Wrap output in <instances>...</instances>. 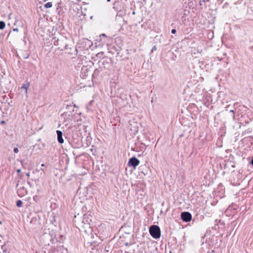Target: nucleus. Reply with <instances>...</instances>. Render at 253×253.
Wrapping results in <instances>:
<instances>
[{
	"instance_id": "f257e3e1",
	"label": "nucleus",
	"mask_w": 253,
	"mask_h": 253,
	"mask_svg": "<svg viewBox=\"0 0 253 253\" xmlns=\"http://www.w3.org/2000/svg\"><path fill=\"white\" fill-rule=\"evenodd\" d=\"M68 41V39L66 37L63 36L59 33L57 36L55 35V37H53L52 39L53 44L58 46V48L61 50L67 49Z\"/></svg>"
},
{
	"instance_id": "f03ea898",
	"label": "nucleus",
	"mask_w": 253,
	"mask_h": 253,
	"mask_svg": "<svg viewBox=\"0 0 253 253\" xmlns=\"http://www.w3.org/2000/svg\"><path fill=\"white\" fill-rule=\"evenodd\" d=\"M149 233L151 236L154 239H157L161 237L160 228L158 225H151L149 228Z\"/></svg>"
},
{
	"instance_id": "7ed1b4c3",
	"label": "nucleus",
	"mask_w": 253,
	"mask_h": 253,
	"mask_svg": "<svg viewBox=\"0 0 253 253\" xmlns=\"http://www.w3.org/2000/svg\"><path fill=\"white\" fill-rule=\"evenodd\" d=\"M139 163V160L134 156L129 159L127 165L129 167H132L135 169Z\"/></svg>"
},
{
	"instance_id": "20e7f679",
	"label": "nucleus",
	"mask_w": 253,
	"mask_h": 253,
	"mask_svg": "<svg viewBox=\"0 0 253 253\" xmlns=\"http://www.w3.org/2000/svg\"><path fill=\"white\" fill-rule=\"evenodd\" d=\"M181 219L184 222H188L191 220L192 215L188 211H184L181 212L180 215Z\"/></svg>"
},
{
	"instance_id": "39448f33",
	"label": "nucleus",
	"mask_w": 253,
	"mask_h": 253,
	"mask_svg": "<svg viewBox=\"0 0 253 253\" xmlns=\"http://www.w3.org/2000/svg\"><path fill=\"white\" fill-rule=\"evenodd\" d=\"M113 8L115 9L118 13L122 10L123 8V3L119 1H115L113 3Z\"/></svg>"
},
{
	"instance_id": "423d86ee",
	"label": "nucleus",
	"mask_w": 253,
	"mask_h": 253,
	"mask_svg": "<svg viewBox=\"0 0 253 253\" xmlns=\"http://www.w3.org/2000/svg\"><path fill=\"white\" fill-rule=\"evenodd\" d=\"M56 133L57 135V140L59 143L62 144L64 142V139L63 138V132L61 130H56Z\"/></svg>"
},
{
	"instance_id": "0eeeda50",
	"label": "nucleus",
	"mask_w": 253,
	"mask_h": 253,
	"mask_svg": "<svg viewBox=\"0 0 253 253\" xmlns=\"http://www.w3.org/2000/svg\"><path fill=\"white\" fill-rule=\"evenodd\" d=\"M90 217L91 216L90 215L84 214V215L83 222L84 224H89V222L91 221V219L90 218Z\"/></svg>"
},
{
	"instance_id": "6e6552de",
	"label": "nucleus",
	"mask_w": 253,
	"mask_h": 253,
	"mask_svg": "<svg viewBox=\"0 0 253 253\" xmlns=\"http://www.w3.org/2000/svg\"><path fill=\"white\" fill-rule=\"evenodd\" d=\"M29 86H30V83L27 82V83H26L25 84H22V86H21V88L22 89H25V92L27 93V90L29 87Z\"/></svg>"
},
{
	"instance_id": "1a4fd4ad",
	"label": "nucleus",
	"mask_w": 253,
	"mask_h": 253,
	"mask_svg": "<svg viewBox=\"0 0 253 253\" xmlns=\"http://www.w3.org/2000/svg\"><path fill=\"white\" fill-rule=\"evenodd\" d=\"M5 27V23L3 21H0V30L3 29Z\"/></svg>"
},
{
	"instance_id": "9d476101",
	"label": "nucleus",
	"mask_w": 253,
	"mask_h": 253,
	"mask_svg": "<svg viewBox=\"0 0 253 253\" xmlns=\"http://www.w3.org/2000/svg\"><path fill=\"white\" fill-rule=\"evenodd\" d=\"M52 6V3L51 2H48L44 5V7L46 8H50Z\"/></svg>"
},
{
	"instance_id": "9b49d317",
	"label": "nucleus",
	"mask_w": 253,
	"mask_h": 253,
	"mask_svg": "<svg viewBox=\"0 0 253 253\" xmlns=\"http://www.w3.org/2000/svg\"><path fill=\"white\" fill-rule=\"evenodd\" d=\"M23 202L21 200H18L16 202V206L17 207H21L22 206Z\"/></svg>"
},
{
	"instance_id": "f8f14e48",
	"label": "nucleus",
	"mask_w": 253,
	"mask_h": 253,
	"mask_svg": "<svg viewBox=\"0 0 253 253\" xmlns=\"http://www.w3.org/2000/svg\"><path fill=\"white\" fill-rule=\"evenodd\" d=\"M25 188L24 187H22L21 189H20L18 190L17 192L20 193L21 191H22V194H24L25 192Z\"/></svg>"
},
{
	"instance_id": "ddd939ff",
	"label": "nucleus",
	"mask_w": 253,
	"mask_h": 253,
	"mask_svg": "<svg viewBox=\"0 0 253 253\" xmlns=\"http://www.w3.org/2000/svg\"><path fill=\"white\" fill-rule=\"evenodd\" d=\"M13 151L15 153H17L19 152V150L17 148H14L13 149Z\"/></svg>"
},
{
	"instance_id": "4468645a",
	"label": "nucleus",
	"mask_w": 253,
	"mask_h": 253,
	"mask_svg": "<svg viewBox=\"0 0 253 253\" xmlns=\"http://www.w3.org/2000/svg\"><path fill=\"white\" fill-rule=\"evenodd\" d=\"M176 29H172V30H171V33H172V34H175L176 33Z\"/></svg>"
},
{
	"instance_id": "2eb2a0df",
	"label": "nucleus",
	"mask_w": 253,
	"mask_h": 253,
	"mask_svg": "<svg viewBox=\"0 0 253 253\" xmlns=\"http://www.w3.org/2000/svg\"><path fill=\"white\" fill-rule=\"evenodd\" d=\"M92 101H90L87 105V108H88V106L91 105Z\"/></svg>"
},
{
	"instance_id": "dca6fc26",
	"label": "nucleus",
	"mask_w": 253,
	"mask_h": 253,
	"mask_svg": "<svg viewBox=\"0 0 253 253\" xmlns=\"http://www.w3.org/2000/svg\"><path fill=\"white\" fill-rule=\"evenodd\" d=\"M156 50V46H154L152 49V51H153L154 50Z\"/></svg>"
},
{
	"instance_id": "f3484780",
	"label": "nucleus",
	"mask_w": 253,
	"mask_h": 253,
	"mask_svg": "<svg viewBox=\"0 0 253 253\" xmlns=\"http://www.w3.org/2000/svg\"><path fill=\"white\" fill-rule=\"evenodd\" d=\"M250 164L253 166V156L252 159L251 160V161L250 162Z\"/></svg>"
},
{
	"instance_id": "a211bd4d",
	"label": "nucleus",
	"mask_w": 253,
	"mask_h": 253,
	"mask_svg": "<svg viewBox=\"0 0 253 253\" xmlns=\"http://www.w3.org/2000/svg\"><path fill=\"white\" fill-rule=\"evenodd\" d=\"M13 31H15V32H18L19 30L18 28H15V29H13Z\"/></svg>"
},
{
	"instance_id": "6ab92c4d",
	"label": "nucleus",
	"mask_w": 253,
	"mask_h": 253,
	"mask_svg": "<svg viewBox=\"0 0 253 253\" xmlns=\"http://www.w3.org/2000/svg\"><path fill=\"white\" fill-rule=\"evenodd\" d=\"M105 62H106V63H108V61L103 60V62H102V64L105 65Z\"/></svg>"
},
{
	"instance_id": "aec40b11",
	"label": "nucleus",
	"mask_w": 253,
	"mask_h": 253,
	"mask_svg": "<svg viewBox=\"0 0 253 253\" xmlns=\"http://www.w3.org/2000/svg\"><path fill=\"white\" fill-rule=\"evenodd\" d=\"M103 53H98L97 54V56H99L100 57V55H102Z\"/></svg>"
},
{
	"instance_id": "412c9836",
	"label": "nucleus",
	"mask_w": 253,
	"mask_h": 253,
	"mask_svg": "<svg viewBox=\"0 0 253 253\" xmlns=\"http://www.w3.org/2000/svg\"><path fill=\"white\" fill-rule=\"evenodd\" d=\"M118 16L121 18V16H120V15L118 13H117V14L116 15V19H117Z\"/></svg>"
},
{
	"instance_id": "4be33fe9",
	"label": "nucleus",
	"mask_w": 253,
	"mask_h": 253,
	"mask_svg": "<svg viewBox=\"0 0 253 253\" xmlns=\"http://www.w3.org/2000/svg\"><path fill=\"white\" fill-rule=\"evenodd\" d=\"M101 36H103V37H106V36L105 35V34H101V35H100V37H101Z\"/></svg>"
},
{
	"instance_id": "5701e85b",
	"label": "nucleus",
	"mask_w": 253,
	"mask_h": 253,
	"mask_svg": "<svg viewBox=\"0 0 253 253\" xmlns=\"http://www.w3.org/2000/svg\"><path fill=\"white\" fill-rule=\"evenodd\" d=\"M17 173H19V172H21V169H18L17 170Z\"/></svg>"
},
{
	"instance_id": "b1692460",
	"label": "nucleus",
	"mask_w": 253,
	"mask_h": 253,
	"mask_svg": "<svg viewBox=\"0 0 253 253\" xmlns=\"http://www.w3.org/2000/svg\"><path fill=\"white\" fill-rule=\"evenodd\" d=\"M130 245V244H129L128 243H125V245L127 246H129Z\"/></svg>"
},
{
	"instance_id": "393cba45",
	"label": "nucleus",
	"mask_w": 253,
	"mask_h": 253,
	"mask_svg": "<svg viewBox=\"0 0 253 253\" xmlns=\"http://www.w3.org/2000/svg\"><path fill=\"white\" fill-rule=\"evenodd\" d=\"M26 175L29 177L30 176V173H27Z\"/></svg>"
},
{
	"instance_id": "a878e982",
	"label": "nucleus",
	"mask_w": 253,
	"mask_h": 253,
	"mask_svg": "<svg viewBox=\"0 0 253 253\" xmlns=\"http://www.w3.org/2000/svg\"><path fill=\"white\" fill-rule=\"evenodd\" d=\"M230 112L233 113V114H234V112L232 110H230Z\"/></svg>"
},
{
	"instance_id": "bb28decb",
	"label": "nucleus",
	"mask_w": 253,
	"mask_h": 253,
	"mask_svg": "<svg viewBox=\"0 0 253 253\" xmlns=\"http://www.w3.org/2000/svg\"><path fill=\"white\" fill-rule=\"evenodd\" d=\"M98 71V69H96L95 71H94V73H96V72Z\"/></svg>"
},
{
	"instance_id": "cd10ccee",
	"label": "nucleus",
	"mask_w": 253,
	"mask_h": 253,
	"mask_svg": "<svg viewBox=\"0 0 253 253\" xmlns=\"http://www.w3.org/2000/svg\"><path fill=\"white\" fill-rule=\"evenodd\" d=\"M41 166H42V167H44V166H45V165H44V164H42L41 165Z\"/></svg>"
},
{
	"instance_id": "c85d7f7f",
	"label": "nucleus",
	"mask_w": 253,
	"mask_h": 253,
	"mask_svg": "<svg viewBox=\"0 0 253 253\" xmlns=\"http://www.w3.org/2000/svg\"><path fill=\"white\" fill-rule=\"evenodd\" d=\"M132 14L134 15L135 14V12L134 11H133Z\"/></svg>"
},
{
	"instance_id": "c756f323",
	"label": "nucleus",
	"mask_w": 253,
	"mask_h": 253,
	"mask_svg": "<svg viewBox=\"0 0 253 253\" xmlns=\"http://www.w3.org/2000/svg\"><path fill=\"white\" fill-rule=\"evenodd\" d=\"M41 170L42 171H44V170L43 169H41Z\"/></svg>"
},
{
	"instance_id": "7c9ffc66",
	"label": "nucleus",
	"mask_w": 253,
	"mask_h": 253,
	"mask_svg": "<svg viewBox=\"0 0 253 253\" xmlns=\"http://www.w3.org/2000/svg\"><path fill=\"white\" fill-rule=\"evenodd\" d=\"M107 1L108 2H110V1H111V0H107Z\"/></svg>"
},
{
	"instance_id": "2f4dec72",
	"label": "nucleus",
	"mask_w": 253,
	"mask_h": 253,
	"mask_svg": "<svg viewBox=\"0 0 253 253\" xmlns=\"http://www.w3.org/2000/svg\"><path fill=\"white\" fill-rule=\"evenodd\" d=\"M4 123V121H2L1 122V123Z\"/></svg>"
},
{
	"instance_id": "473e14b6",
	"label": "nucleus",
	"mask_w": 253,
	"mask_h": 253,
	"mask_svg": "<svg viewBox=\"0 0 253 253\" xmlns=\"http://www.w3.org/2000/svg\"><path fill=\"white\" fill-rule=\"evenodd\" d=\"M183 136V134H181L180 135V137H182Z\"/></svg>"
}]
</instances>
